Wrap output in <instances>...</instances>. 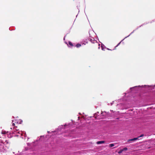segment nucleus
<instances>
[{"label": "nucleus", "mask_w": 155, "mask_h": 155, "mask_svg": "<svg viewBox=\"0 0 155 155\" xmlns=\"http://www.w3.org/2000/svg\"><path fill=\"white\" fill-rule=\"evenodd\" d=\"M104 141H97V144H102V143H104Z\"/></svg>", "instance_id": "423d86ee"}, {"label": "nucleus", "mask_w": 155, "mask_h": 155, "mask_svg": "<svg viewBox=\"0 0 155 155\" xmlns=\"http://www.w3.org/2000/svg\"><path fill=\"white\" fill-rule=\"evenodd\" d=\"M90 41L92 43H94L95 42H96V41L94 39H91Z\"/></svg>", "instance_id": "0eeeda50"}, {"label": "nucleus", "mask_w": 155, "mask_h": 155, "mask_svg": "<svg viewBox=\"0 0 155 155\" xmlns=\"http://www.w3.org/2000/svg\"><path fill=\"white\" fill-rule=\"evenodd\" d=\"M114 146V144L113 143L110 144L109 145L110 147H112Z\"/></svg>", "instance_id": "9d476101"}, {"label": "nucleus", "mask_w": 155, "mask_h": 155, "mask_svg": "<svg viewBox=\"0 0 155 155\" xmlns=\"http://www.w3.org/2000/svg\"><path fill=\"white\" fill-rule=\"evenodd\" d=\"M139 137H136V138H134V140L135 141V140H139Z\"/></svg>", "instance_id": "2eb2a0df"}, {"label": "nucleus", "mask_w": 155, "mask_h": 155, "mask_svg": "<svg viewBox=\"0 0 155 155\" xmlns=\"http://www.w3.org/2000/svg\"><path fill=\"white\" fill-rule=\"evenodd\" d=\"M135 30H134L128 36L125 37L124 39H123L120 42H119L117 45L116 46V47H117L119 45L121 41H123L127 37H128L129 36H130L132 33H133L134 32V31Z\"/></svg>", "instance_id": "39448f33"}, {"label": "nucleus", "mask_w": 155, "mask_h": 155, "mask_svg": "<svg viewBox=\"0 0 155 155\" xmlns=\"http://www.w3.org/2000/svg\"><path fill=\"white\" fill-rule=\"evenodd\" d=\"M66 44H67L68 45V44L67 43H66Z\"/></svg>", "instance_id": "5701e85b"}, {"label": "nucleus", "mask_w": 155, "mask_h": 155, "mask_svg": "<svg viewBox=\"0 0 155 155\" xmlns=\"http://www.w3.org/2000/svg\"><path fill=\"white\" fill-rule=\"evenodd\" d=\"M123 152V150H122V149L120 150L118 152V153H119V154H120L122 152Z\"/></svg>", "instance_id": "ddd939ff"}, {"label": "nucleus", "mask_w": 155, "mask_h": 155, "mask_svg": "<svg viewBox=\"0 0 155 155\" xmlns=\"http://www.w3.org/2000/svg\"><path fill=\"white\" fill-rule=\"evenodd\" d=\"M122 150H123V151H126L127 150V147H125L124 148H123V149H122Z\"/></svg>", "instance_id": "9b49d317"}, {"label": "nucleus", "mask_w": 155, "mask_h": 155, "mask_svg": "<svg viewBox=\"0 0 155 155\" xmlns=\"http://www.w3.org/2000/svg\"><path fill=\"white\" fill-rule=\"evenodd\" d=\"M22 120H12V126H14L15 125V123H17V124H21L22 122Z\"/></svg>", "instance_id": "20e7f679"}, {"label": "nucleus", "mask_w": 155, "mask_h": 155, "mask_svg": "<svg viewBox=\"0 0 155 155\" xmlns=\"http://www.w3.org/2000/svg\"><path fill=\"white\" fill-rule=\"evenodd\" d=\"M71 126V124L69 123L66 124L64 126L62 125L58 127V129L59 130H61L62 128H64L65 129L70 127Z\"/></svg>", "instance_id": "7ed1b4c3"}, {"label": "nucleus", "mask_w": 155, "mask_h": 155, "mask_svg": "<svg viewBox=\"0 0 155 155\" xmlns=\"http://www.w3.org/2000/svg\"><path fill=\"white\" fill-rule=\"evenodd\" d=\"M64 39H65V37H64Z\"/></svg>", "instance_id": "4be33fe9"}, {"label": "nucleus", "mask_w": 155, "mask_h": 155, "mask_svg": "<svg viewBox=\"0 0 155 155\" xmlns=\"http://www.w3.org/2000/svg\"><path fill=\"white\" fill-rule=\"evenodd\" d=\"M76 46L77 48H79L81 46V45L79 44H77Z\"/></svg>", "instance_id": "1a4fd4ad"}, {"label": "nucleus", "mask_w": 155, "mask_h": 155, "mask_svg": "<svg viewBox=\"0 0 155 155\" xmlns=\"http://www.w3.org/2000/svg\"><path fill=\"white\" fill-rule=\"evenodd\" d=\"M68 44H69V45H70L71 46H73V45L72 44V43L70 42V41H69L68 42Z\"/></svg>", "instance_id": "f8f14e48"}, {"label": "nucleus", "mask_w": 155, "mask_h": 155, "mask_svg": "<svg viewBox=\"0 0 155 155\" xmlns=\"http://www.w3.org/2000/svg\"><path fill=\"white\" fill-rule=\"evenodd\" d=\"M2 134H5V132H2Z\"/></svg>", "instance_id": "a211bd4d"}, {"label": "nucleus", "mask_w": 155, "mask_h": 155, "mask_svg": "<svg viewBox=\"0 0 155 155\" xmlns=\"http://www.w3.org/2000/svg\"><path fill=\"white\" fill-rule=\"evenodd\" d=\"M134 139V138L133 139H129L127 140V142H129L130 141H135Z\"/></svg>", "instance_id": "6e6552de"}, {"label": "nucleus", "mask_w": 155, "mask_h": 155, "mask_svg": "<svg viewBox=\"0 0 155 155\" xmlns=\"http://www.w3.org/2000/svg\"><path fill=\"white\" fill-rule=\"evenodd\" d=\"M143 136H144V135L143 134H142L140 136H139L138 137H143Z\"/></svg>", "instance_id": "dca6fc26"}, {"label": "nucleus", "mask_w": 155, "mask_h": 155, "mask_svg": "<svg viewBox=\"0 0 155 155\" xmlns=\"http://www.w3.org/2000/svg\"><path fill=\"white\" fill-rule=\"evenodd\" d=\"M113 102H114L113 101L111 103V105H112L113 104Z\"/></svg>", "instance_id": "6ab92c4d"}, {"label": "nucleus", "mask_w": 155, "mask_h": 155, "mask_svg": "<svg viewBox=\"0 0 155 155\" xmlns=\"http://www.w3.org/2000/svg\"><path fill=\"white\" fill-rule=\"evenodd\" d=\"M48 134H49V133H50L49 131H48Z\"/></svg>", "instance_id": "aec40b11"}, {"label": "nucleus", "mask_w": 155, "mask_h": 155, "mask_svg": "<svg viewBox=\"0 0 155 155\" xmlns=\"http://www.w3.org/2000/svg\"><path fill=\"white\" fill-rule=\"evenodd\" d=\"M138 87V86H135V87H133L130 88V89H131L132 88H134V87Z\"/></svg>", "instance_id": "f3484780"}, {"label": "nucleus", "mask_w": 155, "mask_h": 155, "mask_svg": "<svg viewBox=\"0 0 155 155\" xmlns=\"http://www.w3.org/2000/svg\"><path fill=\"white\" fill-rule=\"evenodd\" d=\"M104 47V45L103 44H102L101 45V48L102 50H104V48H103Z\"/></svg>", "instance_id": "4468645a"}, {"label": "nucleus", "mask_w": 155, "mask_h": 155, "mask_svg": "<svg viewBox=\"0 0 155 155\" xmlns=\"http://www.w3.org/2000/svg\"><path fill=\"white\" fill-rule=\"evenodd\" d=\"M27 144H28V145L30 144H29V143H28Z\"/></svg>", "instance_id": "412c9836"}, {"label": "nucleus", "mask_w": 155, "mask_h": 155, "mask_svg": "<svg viewBox=\"0 0 155 155\" xmlns=\"http://www.w3.org/2000/svg\"><path fill=\"white\" fill-rule=\"evenodd\" d=\"M8 149V148L4 146L3 143H0V152H6L7 151Z\"/></svg>", "instance_id": "f03ea898"}, {"label": "nucleus", "mask_w": 155, "mask_h": 155, "mask_svg": "<svg viewBox=\"0 0 155 155\" xmlns=\"http://www.w3.org/2000/svg\"><path fill=\"white\" fill-rule=\"evenodd\" d=\"M13 128L14 129H15V130L12 132V133L15 134L16 136H19V134H20L21 135H22L24 133V132H22L21 131H19L18 129H17V127H16L15 128V127H13Z\"/></svg>", "instance_id": "f257e3e1"}]
</instances>
